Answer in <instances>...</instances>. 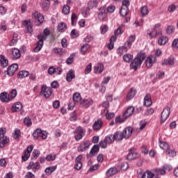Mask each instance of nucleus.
Returning a JSON list of instances; mask_svg holds the SVG:
<instances>
[{
  "label": "nucleus",
  "mask_w": 178,
  "mask_h": 178,
  "mask_svg": "<svg viewBox=\"0 0 178 178\" xmlns=\"http://www.w3.org/2000/svg\"><path fill=\"white\" fill-rule=\"evenodd\" d=\"M0 62L3 67H6V66H8V64L9 63V61H8V60H6L5 58V56H0Z\"/></svg>",
  "instance_id": "nucleus-44"
},
{
  "label": "nucleus",
  "mask_w": 178,
  "mask_h": 178,
  "mask_svg": "<svg viewBox=\"0 0 178 178\" xmlns=\"http://www.w3.org/2000/svg\"><path fill=\"white\" fill-rule=\"evenodd\" d=\"M72 99L74 102H80L81 101V95L79 92L74 93L72 96Z\"/></svg>",
  "instance_id": "nucleus-37"
},
{
  "label": "nucleus",
  "mask_w": 178,
  "mask_h": 178,
  "mask_svg": "<svg viewBox=\"0 0 178 178\" xmlns=\"http://www.w3.org/2000/svg\"><path fill=\"white\" fill-rule=\"evenodd\" d=\"M63 13L64 15H69L70 13V7L67 5H64L63 7Z\"/></svg>",
  "instance_id": "nucleus-59"
},
{
  "label": "nucleus",
  "mask_w": 178,
  "mask_h": 178,
  "mask_svg": "<svg viewBox=\"0 0 178 178\" xmlns=\"http://www.w3.org/2000/svg\"><path fill=\"white\" fill-rule=\"evenodd\" d=\"M56 168H58L56 165L47 168L44 172L47 175H51V173H54L56 170Z\"/></svg>",
  "instance_id": "nucleus-39"
},
{
  "label": "nucleus",
  "mask_w": 178,
  "mask_h": 178,
  "mask_svg": "<svg viewBox=\"0 0 178 178\" xmlns=\"http://www.w3.org/2000/svg\"><path fill=\"white\" fill-rule=\"evenodd\" d=\"M109 29L108 28V25L103 24L100 26L101 34H105L106 31H108Z\"/></svg>",
  "instance_id": "nucleus-63"
},
{
  "label": "nucleus",
  "mask_w": 178,
  "mask_h": 178,
  "mask_svg": "<svg viewBox=\"0 0 178 178\" xmlns=\"http://www.w3.org/2000/svg\"><path fill=\"white\" fill-rule=\"evenodd\" d=\"M54 54H57L58 55H60V56H62V55L65 54V50L62 48H54Z\"/></svg>",
  "instance_id": "nucleus-57"
},
{
  "label": "nucleus",
  "mask_w": 178,
  "mask_h": 178,
  "mask_svg": "<svg viewBox=\"0 0 178 178\" xmlns=\"http://www.w3.org/2000/svg\"><path fill=\"white\" fill-rule=\"evenodd\" d=\"M104 140L106 143H108V144H112L115 141V139L113 138V134H109L108 136H106L104 138Z\"/></svg>",
  "instance_id": "nucleus-43"
},
{
  "label": "nucleus",
  "mask_w": 178,
  "mask_h": 178,
  "mask_svg": "<svg viewBox=\"0 0 178 178\" xmlns=\"http://www.w3.org/2000/svg\"><path fill=\"white\" fill-rule=\"evenodd\" d=\"M19 69V65L17 64H13L7 69V74L8 76H13L15 74V72Z\"/></svg>",
  "instance_id": "nucleus-12"
},
{
  "label": "nucleus",
  "mask_w": 178,
  "mask_h": 178,
  "mask_svg": "<svg viewBox=\"0 0 178 178\" xmlns=\"http://www.w3.org/2000/svg\"><path fill=\"white\" fill-rule=\"evenodd\" d=\"M77 19H79L77 15L74 13H72V16H71V20H72L71 24L72 26L76 25V23H77Z\"/></svg>",
  "instance_id": "nucleus-51"
},
{
  "label": "nucleus",
  "mask_w": 178,
  "mask_h": 178,
  "mask_svg": "<svg viewBox=\"0 0 178 178\" xmlns=\"http://www.w3.org/2000/svg\"><path fill=\"white\" fill-rule=\"evenodd\" d=\"M22 25L26 29V33L31 34L33 33V24L30 20H25L22 22Z\"/></svg>",
  "instance_id": "nucleus-11"
},
{
  "label": "nucleus",
  "mask_w": 178,
  "mask_h": 178,
  "mask_svg": "<svg viewBox=\"0 0 178 178\" xmlns=\"http://www.w3.org/2000/svg\"><path fill=\"white\" fill-rule=\"evenodd\" d=\"M162 65L165 66H173L175 65V57H170L163 60Z\"/></svg>",
  "instance_id": "nucleus-23"
},
{
  "label": "nucleus",
  "mask_w": 178,
  "mask_h": 178,
  "mask_svg": "<svg viewBox=\"0 0 178 178\" xmlns=\"http://www.w3.org/2000/svg\"><path fill=\"white\" fill-rule=\"evenodd\" d=\"M6 129L5 128H0V143L1 144H8L9 143V138L5 136Z\"/></svg>",
  "instance_id": "nucleus-4"
},
{
  "label": "nucleus",
  "mask_w": 178,
  "mask_h": 178,
  "mask_svg": "<svg viewBox=\"0 0 178 178\" xmlns=\"http://www.w3.org/2000/svg\"><path fill=\"white\" fill-rule=\"evenodd\" d=\"M16 95H17V90H16V89H14L8 95L10 101H12V99H13V98H15Z\"/></svg>",
  "instance_id": "nucleus-55"
},
{
  "label": "nucleus",
  "mask_w": 178,
  "mask_h": 178,
  "mask_svg": "<svg viewBox=\"0 0 178 178\" xmlns=\"http://www.w3.org/2000/svg\"><path fill=\"white\" fill-rule=\"evenodd\" d=\"M154 172H155L156 175H166V171H165L163 167H161L160 168H156L154 170Z\"/></svg>",
  "instance_id": "nucleus-38"
},
{
  "label": "nucleus",
  "mask_w": 178,
  "mask_h": 178,
  "mask_svg": "<svg viewBox=\"0 0 178 178\" xmlns=\"http://www.w3.org/2000/svg\"><path fill=\"white\" fill-rule=\"evenodd\" d=\"M41 131L42 130L40 129H36L33 134L34 138H38V137H40Z\"/></svg>",
  "instance_id": "nucleus-64"
},
{
  "label": "nucleus",
  "mask_w": 178,
  "mask_h": 178,
  "mask_svg": "<svg viewBox=\"0 0 178 178\" xmlns=\"http://www.w3.org/2000/svg\"><path fill=\"white\" fill-rule=\"evenodd\" d=\"M144 104L145 106H151L152 105V100L151 99V95L147 94L144 98Z\"/></svg>",
  "instance_id": "nucleus-28"
},
{
  "label": "nucleus",
  "mask_w": 178,
  "mask_h": 178,
  "mask_svg": "<svg viewBox=\"0 0 178 178\" xmlns=\"http://www.w3.org/2000/svg\"><path fill=\"white\" fill-rule=\"evenodd\" d=\"M23 108V104L20 102H17L12 105L11 111L12 112H19L22 111Z\"/></svg>",
  "instance_id": "nucleus-16"
},
{
  "label": "nucleus",
  "mask_w": 178,
  "mask_h": 178,
  "mask_svg": "<svg viewBox=\"0 0 178 178\" xmlns=\"http://www.w3.org/2000/svg\"><path fill=\"white\" fill-rule=\"evenodd\" d=\"M90 145H91V143L89 140L83 141L78 147L79 152H84V151H87V149L90 148Z\"/></svg>",
  "instance_id": "nucleus-5"
},
{
  "label": "nucleus",
  "mask_w": 178,
  "mask_h": 178,
  "mask_svg": "<svg viewBox=\"0 0 178 178\" xmlns=\"http://www.w3.org/2000/svg\"><path fill=\"white\" fill-rule=\"evenodd\" d=\"M159 147L160 148H161V149H165V151H168L169 148V144H168L166 142L159 140Z\"/></svg>",
  "instance_id": "nucleus-41"
},
{
  "label": "nucleus",
  "mask_w": 178,
  "mask_h": 178,
  "mask_svg": "<svg viewBox=\"0 0 178 178\" xmlns=\"http://www.w3.org/2000/svg\"><path fill=\"white\" fill-rule=\"evenodd\" d=\"M169 41V38L168 36L162 35L158 40V44L161 47H163V45H166Z\"/></svg>",
  "instance_id": "nucleus-22"
},
{
  "label": "nucleus",
  "mask_w": 178,
  "mask_h": 178,
  "mask_svg": "<svg viewBox=\"0 0 178 178\" xmlns=\"http://www.w3.org/2000/svg\"><path fill=\"white\" fill-rule=\"evenodd\" d=\"M32 17L38 23H42L44 22V15L38 11H35L32 14Z\"/></svg>",
  "instance_id": "nucleus-7"
},
{
  "label": "nucleus",
  "mask_w": 178,
  "mask_h": 178,
  "mask_svg": "<svg viewBox=\"0 0 178 178\" xmlns=\"http://www.w3.org/2000/svg\"><path fill=\"white\" fill-rule=\"evenodd\" d=\"M155 176V174L154 172L149 171V170H146L142 175L141 178H154Z\"/></svg>",
  "instance_id": "nucleus-34"
},
{
  "label": "nucleus",
  "mask_w": 178,
  "mask_h": 178,
  "mask_svg": "<svg viewBox=\"0 0 178 178\" xmlns=\"http://www.w3.org/2000/svg\"><path fill=\"white\" fill-rule=\"evenodd\" d=\"M141 62L138 60V58H135L134 60L130 64L131 69H133L134 70H137L138 67L141 66Z\"/></svg>",
  "instance_id": "nucleus-15"
},
{
  "label": "nucleus",
  "mask_w": 178,
  "mask_h": 178,
  "mask_svg": "<svg viewBox=\"0 0 178 178\" xmlns=\"http://www.w3.org/2000/svg\"><path fill=\"white\" fill-rule=\"evenodd\" d=\"M90 49V44H84L81 48V52L84 55Z\"/></svg>",
  "instance_id": "nucleus-48"
},
{
  "label": "nucleus",
  "mask_w": 178,
  "mask_h": 178,
  "mask_svg": "<svg viewBox=\"0 0 178 178\" xmlns=\"http://www.w3.org/2000/svg\"><path fill=\"white\" fill-rule=\"evenodd\" d=\"M31 154L30 153L27 152H24V154L22 156V159L23 162H26V161L29 160V158H30Z\"/></svg>",
  "instance_id": "nucleus-58"
},
{
  "label": "nucleus",
  "mask_w": 178,
  "mask_h": 178,
  "mask_svg": "<svg viewBox=\"0 0 178 178\" xmlns=\"http://www.w3.org/2000/svg\"><path fill=\"white\" fill-rule=\"evenodd\" d=\"M17 33H14L12 40L10 42L9 45L10 47H15L16 44H17Z\"/></svg>",
  "instance_id": "nucleus-36"
},
{
  "label": "nucleus",
  "mask_w": 178,
  "mask_h": 178,
  "mask_svg": "<svg viewBox=\"0 0 178 178\" xmlns=\"http://www.w3.org/2000/svg\"><path fill=\"white\" fill-rule=\"evenodd\" d=\"M124 136V138H129L131 134H133V128L131 127H126L122 132Z\"/></svg>",
  "instance_id": "nucleus-18"
},
{
  "label": "nucleus",
  "mask_w": 178,
  "mask_h": 178,
  "mask_svg": "<svg viewBox=\"0 0 178 178\" xmlns=\"http://www.w3.org/2000/svg\"><path fill=\"white\" fill-rule=\"evenodd\" d=\"M103 124H104V122H102V120L98 119L94 122L92 125V129L93 130H95V131H98V130H101Z\"/></svg>",
  "instance_id": "nucleus-14"
},
{
  "label": "nucleus",
  "mask_w": 178,
  "mask_h": 178,
  "mask_svg": "<svg viewBox=\"0 0 178 178\" xmlns=\"http://www.w3.org/2000/svg\"><path fill=\"white\" fill-rule=\"evenodd\" d=\"M94 104V101H92V99L88 98V99H83L81 102V106H83V108H90Z\"/></svg>",
  "instance_id": "nucleus-10"
},
{
  "label": "nucleus",
  "mask_w": 178,
  "mask_h": 178,
  "mask_svg": "<svg viewBox=\"0 0 178 178\" xmlns=\"http://www.w3.org/2000/svg\"><path fill=\"white\" fill-rule=\"evenodd\" d=\"M129 49H130V48L124 44V46H121L118 48L117 54L118 55H120V56H122V55H123V54H126Z\"/></svg>",
  "instance_id": "nucleus-21"
},
{
  "label": "nucleus",
  "mask_w": 178,
  "mask_h": 178,
  "mask_svg": "<svg viewBox=\"0 0 178 178\" xmlns=\"http://www.w3.org/2000/svg\"><path fill=\"white\" fill-rule=\"evenodd\" d=\"M90 14V8L85 7L82 10V15L83 17H87L88 15Z\"/></svg>",
  "instance_id": "nucleus-60"
},
{
  "label": "nucleus",
  "mask_w": 178,
  "mask_h": 178,
  "mask_svg": "<svg viewBox=\"0 0 178 178\" xmlns=\"http://www.w3.org/2000/svg\"><path fill=\"white\" fill-rule=\"evenodd\" d=\"M148 13H149V10H148V6H143L140 8V15L142 17H145V16L148 15Z\"/></svg>",
  "instance_id": "nucleus-30"
},
{
  "label": "nucleus",
  "mask_w": 178,
  "mask_h": 178,
  "mask_svg": "<svg viewBox=\"0 0 178 178\" xmlns=\"http://www.w3.org/2000/svg\"><path fill=\"white\" fill-rule=\"evenodd\" d=\"M156 62V57L154 56V55H150L145 60V65L148 68L152 67V65Z\"/></svg>",
  "instance_id": "nucleus-6"
},
{
  "label": "nucleus",
  "mask_w": 178,
  "mask_h": 178,
  "mask_svg": "<svg viewBox=\"0 0 178 178\" xmlns=\"http://www.w3.org/2000/svg\"><path fill=\"white\" fill-rule=\"evenodd\" d=\"M113 138H114V141H122L124 136L122 131H116L114 134H113Z\"/></svg>",
  "instance_id": "nucleus-19"
},
{
  "label": "nucleus",
  "mask_w": 178,
  "mask_h": 178,
  "mask_svg": "<svg viewBox=\"0 0 178 178\" xmlns=\"http://www.w3.org/2000/svg\"><path fill=\"white\" fill-rule=\"evenodd\" d=\"M88 8L89 9H92V8H97L98 6V1L97 0H90L88 2Z\"/></svg>",
  "instance_id": "nucleus-40"
},
{
  "label": "nucleus",
  "mask_w": 178,
  "mask_h": 178,
  "mask_svg": "<svg viewBox=\"0 0 178 178\" xmlns=\"http://www.w3.org/2000/svg\"><path fill=\"white\" fill-rule=\"evenodd\" d=\"M104 64H102V63H98L94 67V72L96 74H99L104 72Z\"/></svg>",
  "instance_id": "nucleus-17"
},
{
  "label": "nucleus",
  "mask_w": 178,
  "mask_h": 178,
  "mask_svg": "<svg viewBox=\"0 0 178 178\" xmlns=\"http://www.w3.org/2000/svg\"><path fill=\"white\" fill-rule=\"evenodd\" d=\"M136 94H137V91L134 88H131L128 92V95L127 96V100L130 101L131 99H133L134 97H136Z\"/></svg>",
  "instance_id": "nucleus-25"
},
{
  "label": "nucleus",
  "mask_w": 178,
  "mask_h": 178,
  "mask_svg": "<svg viewBox=\"0 0 178 178\" xmlns=\"http://www.w3.org/2000/svg\"><path fill=\"white\" fill-rule=\"evenodd\" d=\"M76 77V75L74 74V70H70L66 74V80L68 81V83H70L73 79Z\"/></svg>",
  "instance_id": "nucleus-24"
},
{
  "label": "nucleus",
  "mask_w": 178,
  "mask_h": 178,
  "mask_svg": "<svg viewBox=\"0 0 178 178\" xmlns=\"http://www.w3.org/2000/svg\"><path fill=\"white\" fill-rule=\"evenodd\" d=\"M0 99L2 102H9L10 101V99L9 98V95H8V92H6L1 93Z\"/></svg>",
  "instance_id": "nucleus-27"
},
{
  "label": "nucleus",
  "mask_w": 178,
  "mask_h": 178,
  "mask_svg": "<svg viewBox=\"0 0 178 178\" xmlns=\"http://www.w3.org/2000/svg\"><path fill=\"white\" fill-rule=\"evenodd\" d=\"M116 173H118V168H111L107 170L106 175L107 177H112V176H115Z\"/></svg>",
  "instance_id": "nucleus-26"
},
{
  "label": "nucleus",
  "mask_w": 178,
  "mask_h": 178,
  "mask_svg": "<svg viewBox=\"0 0 178 178\" xmlns=\"http://www.w3.org/2000/svg\"><path fill=\"white\" fill-rule=\"evenodd\" d=\"M57 29L60 33H65L67 30V25L65 22H60Z\"/></svg>",
  "instance_id": "nucleus-29"
},
{
  "label": "nucleus",
  "mask_w": 178,
  "mask_h": 178,
  "mask_svg": "<svg viewBox=\"0 0 178 178\" xmlns=\"http://www.w3.org/2000/svg\"><path fill=\"white\" fill-rule=\"evenodd\" d=\"M166 152V155H168V156H170V158H175V156H176V151L168 148V150H165Z\"/></svg>",
  "instance_id": "nucleus-45"
},
{
  "label": "nucleus",
  "mask_w": 178,
  "mask_h": 178,
  "mask_svg": "<svg viewBox=\"0 0 178 178\" xmlns=\"http://www.w3.org/2000/svg\"><path fill=\"white\" fill-rule=\"evenodd\" d=\"M104 115L107 120H111V119H113V118H115V113H109V111L108 109H104Z\"/></svg>",
  "instance_id": "nucleus-31"
},
{
  "label": "nucleus",
  "mask_w": 178,
  "mask_h": 178,
  "mask_svg": "<svg viewBox=\"0 0 178 178\" xmlns=\"http://www.w3.org/2000/svg\"><path fill=\"white\" fill-rule=\"evenodd\" d=\"M12 55L14 59H19L22 54H20V51L17 49H13L12 51Z\"/></svg>",
  "instance_id": "nucleus-32"
},
{
  "label": "nucleus",
  "mask_w": 178,
  "mask_h": 178,
  "mask_svg": "<svg viewBox=\"0 0 178 178\" xmlns=\"http://www.w3.org/2000/svg\"><path fill=\"white\" fill-rule=\"evenodd\" d=\"M136 58L140 60L143 63V62L144 61V59H145V53H142V52L138 53Z\"/></svg>",
  "instance_id": "nucleus-53"
},
{
  "label": "nucleus",
  "mask_w": 178,
  "mask_h": 178,
  "mask_svg": "<svg viewBox=\"0 0 178 178\" xmlns=\"http://www.w3.org/2000/svg\"><path fill=\"white\" fill-rule=\"evenodd\" d=\"M126 118H120V115H118L115 118V124H118L119 123H124V122H126Z\"/></svg>",
  "instance_id": "nucleus-54"
},
{
  "label": "nucleus",
  "mask_w": 178,
  "mask_h": 178,
  "mask_svg": "<svg viewBox=\"0 0 178 178\" xmlns=\"http://www.w3.org/2000/svg\"><path fill=\"white\" fill-rule=\"evenodd\" d=\"M134 114V106H129L127 110L124 112L122 117L128 119L130 116H133Z\"/></svg>",
  "instance_id": "nucleus-8"
},
{
  "label": "nucleus",
  "mask_w": 178,
  "mask_h": 178,
  "mask_svg": "<svg viewBox=\"0 0 178 178\" xmlns=\"http://www.w3.org/2000/svg\"><path fill=\"white\" fill-rule=\"evenodd\" d=\"M124 27V24H121L119 27L114 31L115 35H119V34H123V31L122 30Z\"/></svg>",
  "instance_id": "nucleus-50"
},
{
  "label": "nucleus",
  "mask_w": 178,
  "mask_h": 178,
  "mask_svg": "<svg viewBox=\"0 0 178 178\" xmlns=\"http://www.w3.org/2000/svg\"><path fill=\"white\" fill-rule=\"evenodd\" d=\"M134 41H136V36L134 35H131L128 40L124 42V45H127L130 49V48H131V45L134 43Z\"/></svg>",
  "instance_id": "nucleus-20"
},
{
  "label": "nucleus",
  "mask_w": 178,
  "mask_h": 178,
  "mask_svg": "<svg viewBox=\"0 0 178 178\" xmlns=\"http://www.w3.org/2000/svg\"><path fill=\"white\" fill-rule=\"evenodd\" d=\"M51 6V3L49 1H47L46 0H41L40 2V6L44 12H48L49 10V6Z\"/></svg>",
  "instance_id": "nucleus-13"
},
{
  "label": "nucleus",
  "mask_w": 178,
  "mask_h": 178,
  "mask_svg": "<svg viewBox=\"0 0 178 178\" xmlns=\"http://www.w3.org/2000/svg\"><path fill=\"white\" fill-rule=\"evenodd\" d=\"M106 17V11H105V8H100L99 9V12L97 13L98 20H99V22H104Z\"/></svg>",
  "instance_id": "nucleus-9"
},
{
  "label": "nucleus",
  "mask_w": 178,
  "mask_h": 178,
  "mask_svg": "<svg viewBox=\"0 0 178 178\" xmlns=\"http://www.w3.org/2000/svg\"><path fill=\"white\" fill-rule=\"evenodd\" d=\"M24 123L27 126V127H31V126L33 124V122H31V119L29 117H26L24 119Z\"/></svg>",
  "instance_id": "nucleus-56"
},
{
  "label": "nucleus",
  "mask_w": 178,
  "mask_h": 178,
  "mask_svg": "<svg viewBox=\"0 0 178 178\" xmlns=\"http://www.w3.org/2000/svg\"><path fill=\"white\" fill-rule=\"evenodd\" d=\"M120 13L121 16H122V17L127 16V15L129 14V7H122L120 10Z\"/></svg>",
  "instance_id": "nucleus-35"
},
{
  "label": "nucleus",
  "mask_w": 178,
  "mask_h": 178,
  "mask_svg": "<svg viewBox=\"0 0 178 178\" xmlns=\"http://www.w3.org/2000/svg\"><path fill=\"white\" fill-rule=\"evenodd\" d=\"M38 39L39 41L38 42L36 47L34 49V52H40L44 46V41H45V36L43 35H38Z\"/></svg>",
  "instance_id": "nucleus-2"
},
{
  "label": "nucleus",
  "mask_w": 178,
  "mask_h": 178,
  "mask_svg": "<svg viewBox=\"0 0 178 178\" xmlns=\"http://www.w3.org/2000/svg\"><path fill=\"white\" fill-rule=\"evenodd\" d=\"M40 155H41V152L38 149H34L32 152V159H37Z\"/></svg>",
  "instance_id": "nucleus-49"
},
{
  "label": "nucleus",
  "mask_w": 178,
  "mask_h": 178,
  "mask_svg": "<svg viewBox=\"0 0 178 178\" xmlns=\"http://www.w3.org/2000/svg\"><path fill=\"white\" fill-rule=\"evenodd\" d=\"M147 35L149 38H155L156 37V32L154 30L148 31Z\"/></svg>",
  "instance_id": "nucleus-62"
},
{
  "label": "nucleus",
  "mask_w": 178,
  "mask_h": 178,
  "mask_svg": "<svg viewBox=\"0 0 178 178\" xmlns=\"http://www.w3.org/2000/svg\"><path fill=\"white\" fill-rule=\"evenodd\" d=\"M56 159V154H50L46 156V161H51Z\"/></svg>",
  "instance_id": "nucleus-61"
},
{
  "label": "nucleus",
  "mask_w": 178,
  "mask_h": 178,
  "mask_svg": "<svg viewBox=\"0 0 178 178\" xmlns=\"http://www.w3.org/2000/svg\"><path fill=\"white\" fill-rule=\"evenodd\" d=\"M137 158V153L130 152L127 155V159L129 161H133V159H136Z\"/></svg>",
  "instance_id": "nucleus-52"
},
{
  "label": "nucleus",
  "mask_w": 178,
  "mask_h": 178,
  "mask_svg": "<svg viewBox=\"0 0 178 178\" xmlns=\"http://www.w3.org/2000/svg\"><path fill=\"white\" fill-rule=\"evenodd\" d=\"M122 59L124 62L129 63V62H131V60H133V55L130 54H126L122 56Z\"/></svg>",
  "instance_id": "nucleus-33"
},
{
  "label": "nucleus",
  "mask_w": 178,
  "mask_h": 178,
  "mask_svg": "<svg viewBox=\"0 0 178 178\" xmlns=\"http://www.w3.org/2000/svg\"><path fill=\"white\" fill-rule=\"evenodd\" d=\"M98 151H99V146H98V145H95L90 152V155L94 156V154L98 152Z\"/></svg>",
  "instance_id": "nucleus-42"
},
{
  "label": "nucleus",
  "mask_w": 178,
  "mask_h": 178,
  "mask_svg": "<svg viewBox=\"0 0 178 178\" xmlns=\"http://www.w3.org/2000/svg\"><path fill=\"white\" fill-rule=\"evenodd\" d=\"M92 72V64L89 63L88 65H86L84 71L85 74H90Z\"/></svg>",
  "instance_id": "nucleus-47"
},
{
  "label": "nucleus",
  "mask_w": 178,
  "mask_h": 178,
  "mask_svg": "<svg viewBox=\"0 0 178 178\" xmlns=\"http://www.w3.org/2000/svg\"><path fill=\"white\" fill-rule=\"evenodd\" d=\"M29 74V71L22 70L18 73V77L19 79H24V77H27Z\"/></svg>",
  "instance_id": "nucleus-46"
},
{
  "label": "nucleus",
  "mask_w": 178,
  "mask_h": 178,
  "mask_svg": "<svg viewBox=\"0 0 178 178\" xmlns=\"http://www.w3.org/2000/svg\"><path fill=\"white\" fill-rule=\"evenodd\" d=\"M170 115V108L165 107L161 113V123H165Z\"/></svg>",
  "instance_id": "nucleus-3"
},
{
  "label": "nucleus",
  "mask_w": 178,
  "mask_h": 178,
  "mask_svg": "<svg viewBox=\"0 0 178 178\" xmlns=\"http://www.w3.org/2000/svg\"><path fill=\"white\" fill-rule=\"evenodd\" d=\"M52 88L47 86V85H42L41 87L40 95L44 98H49L52 95Z\"/></svg>",
  "instance_id": "nucleus-1"
}]
</instances>
